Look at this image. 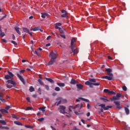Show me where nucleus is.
I'll use <instances>...</instances> for the list:
<instances>
[{
	"label": "nucleus",
	"instance_id": "nucleus-1",
	"mask_svg": "<svg viewBox=\"0 0 130 130\" xmlns=\"http://www.w3.org/2000/svg\"><path fill=\"white\" fill-rule=\"evenodd\" d=\"M7 73L11 78V79L8 80L6 82V85L8 88H11L13 86H16V82L15 81L14 79V75L10 71H8Z\"/></svg>",
	"mask_w": 130,
	"mask_h": 130
},
{
	"label": "nucleus",
	"instance_id": "nucleus-2",
	"mask_svg": "<svg viewBox=\"0 0 130 130\" xmlns=\"http://www.w3.org/2000/svg\"><path fill=\"white\" fill-rule=\"evenodd\" d=\"M58 55L55 54L53 51H52L49 56L51 57L50 61L48 63V66L52 65L56 61V59Z\"/></svg>",
	"mask_w": 130,
	"mask_h": 130
},
{
	"label": "nucleus",
	"instance_id": "nucleus-3",
	"mask_svg": "<svg viewBox=\"0 0 130 130\" xmlns=\"http://www.w3.org/2000/svg\"><path fill=\"white\" fill-rule=\"evenodd\" d=\"M76 42V39L75 38H73L71 41V47L73 52L74 54H76L79 52L78 48L75 49V46L74 45V43Z\"/></svg>",
	"mask_w": 130,
	"mask_h": 130
},
{
	"label": "nucleus",
	"instance_id": "nucleus-4",
	"mask_svg": "<svg viewBox=\"0 0 130 130\" xmlns=\"http://www.w3.org/2000/svg\"><path fill=\"white\" fill-rule=\"evenodd\" d=\"M85 84L86 85H89V87H90V88L94 87V86L93 85H94V86L100 85V83H91V82H90L89 81L85 82Z\"/></svg>",
	"mask_w": 130,
	"mask_h": 130
},
{
	"label": "nucleus",
	"instance_id": "nucleus-5",
	"mask_svg": "<svg viewBox=\"0 0 130 130\" xmlns=\"http://www.w3.org/2000/svg\"><path fill=\"white\" fill-rule=\"evenodd\" d=\"M121 96V95L120 93H117L115 96H114L113 98H110V100L111 101H114V100H119V98Z\"/></svg>",
	"mask_w": 130,
	"mask_h": 130
},
{
	"label": "nucleus",
	"instance_id": "nucleus-6",
	"mask_svg": "<svg viewBox=\"0 0 130 130\" xmlns=\"http://www.w3.org/2000/svg\"><path fill=\"white\" fill-rule=\"evenodd\" d=\"M58 109L60 110L59 111V112L60 113H62V114H64L66 113V106L60 105V106H59V108Z\"/></svg>",
	"mask_w": 130,
	"mask_h": 130
},
{
	"label": "nucleus",
	"instance_id": "nucleus-7",
	"mask_svg": "<svg viewBox=\"0 0 130 130\" xmlns=\"http://www.w3.org/2000/svg\"><path fill=\"white\" fill-rule=\"evenodd\" d=\"M56 101H57L58 102H56L55 104L57 106H58L59 105L62 104V101H61V97H58L56 99Z\"/></svg>",
	"mask_w": 130,
	"mask_h": 130
},
{
	"label": "nucleus",
	"instance_id": "nucleus-8",
	"mask_svg": "<svg viewBox=\"0 0 130 130\" xmlns=\"http://www.w3.org/2000/svg\"><path fill=\"white\" fill-rule=\"evenodd\" d=\"M17 76L19 79V80L23 83V84H25V82L24 78L21 76H20L18 73L17 74Z\"/></svg>",
	"mask_w": 130,
	"mask_h": 130
},
{
	"label": "nucleus",
	"instance_id": "nucleus-9",
	"mask_svg": "<svg viewBox=\"0 0 130 130\" xmlns=\"http://www.w3.org/2000/svg\"><path fill=\"white\" fill-rule=\"evenodd\" d=\"M30 30H31V31H38V30H40V31H41V32H43V31L42 30H41V27H39V26L33 28H31V29H30Z\"/></svg>",
	"mask_w": 130,
	"mask_h": 130
},
{
	"label": "nucleus",
	"instance_id": "nucleus-10",
	"mask_svg": "<svg viewBox=\"0 0 130 130\" xmlns=\"http://www.w3.org/2000/svg\"><path fill=\"white\" fill-rule=\"evenodd\" d=\"M114 103L115 104L116 106V108L120 109L121 108L120 105V102H116V101H114Z\"/></svg>",
	"mask_w": 130,
	"mask_h": 130
},
{
	"label": "nucleus",
	"instance_id": "nucleus-11",
	"mask_svg": "<svg viewBox=\"0 0 130 130\" xmlns=\"http://www.w3.org/2000/svg\"><path fill=\"white\" fill-rule=\"evenodd\" d=\"M14 29L15 30V31H16V32L19 35H21V32L20 31V28L18 26H15L14 27Z\"/></svg>",
	"mask_w": 130,
	"mask_h": 130
},
{
	"label": "nucleus",
	"instance_id": "nucleus-12",
	"mask_svg": "<svg viewBox=\"0 0 130 130\" xmlns=\"http://www.w3.org/2000/svg\"><path fill=\"white\" fill-rule=\"evenodd\" d=\"M76 86L77 87V90H81L82 89H83V85L81 84H77Z\"/></svg>",
	"mask_w": 130,
	"mask_h": 130
},
{
	"label": "nucleus",
	"instance_id": "nucleus-13",
	"mask_svg": "<svg viewBox=\"0 0 130 130\" xmlns=\"http://www.w3.org/2000/svg\"><path fill=\"white\" fill-rule=\"evenodd\" d=\"M56 29H58L59 32L61 34H64V31H66V29L64 28H62L61 29V27H57Z\"/></svg>",
	"mask_w": 130,
	"mask_h": 130
},
{
	"label": "nucleus",
	"instance_id": "nucleus-14",
	"mask_svg": "<svg viewBox=\"0 0 130 130\" xmlns=\"http://www.w3.org/2000/svg\"><path fill=\"white\" fill-rule=\"evenodd\" d=\"M103 79H107L109 81H111L112 80V77H109L108 76H104L102 78Z\"/></svg>",
	"mask_w": 130,
	"mask_h": 130
},
{
	"label": "nucleus",
	"instance_id": "nucleus-15",
	"mask_svg": "<svg viewBox=\"0 0 130 130\" xmlns=\"http://www.w3.org/2000/svg\"><path fill=\"white\" fill-rule=\"evenodd\" d=\"M46 108V107H40L39 108V110H41L43 114H46V110H45Z\"/></svg>",
	"mask_w": 130,
	"mask_h": 130
},
{
	"label": "nucleus",
	"instance_id": "nucleus-16",
	"mask_svg": "<svg viewBox=\"0 0 130 130\" xmlns=\"http://www.w3.org/2000/svg\"><path fill=\"white\" fill-rule=\"evenodd\" d=\"M42 15H41V17L43 18H45L46 17H48L49 15L47 13H41Z\"/></svg>",
	"mask_w": 130,
	"mask_h": 130
},
{
	"label": "nucleus",
	"instance_id": "nucleus-17",
	"mask_svg": "<svg viewBox=\"0 0 130 130\" xmlns=\"http://www.w3.org/2000/svg\"><path fill=\"white\" fill-rule=\"evenodd\" d=\"M14 123L18 125H23L22 123H21L19 121H15Z\"/></svg>",
	"mask_w": 130,
	"mask_h": 130
},
{
	"label": "nucleus",
	"instance_id": "nucleus-18",
	"mask_svg": "<svg viewBox=\"0 0 130 130\" xmlns=\"http://www.w3.org/2000/svg\"><path fill=\"white\" fill-rule=\"evenodd\" d=\"M56 84L57 85H58L60 87H64L66 86L65 83H57Z\"/></svg>",
	"mask_w": 130,
	"mask_h": 130
},
{
	"label": "nucleus",
	"instance_id": "nucleus-19",
	"mask_svg": "<svg viewBox=\"0 0 130 130\" xmlns=\"http://www.w3.org/2000/svg\"><path fill=\"white\" fill-rule=\"evenodd\" d=\"M45 79L48 81H49L50 83H54V81L51 79V78H46Z\"/></svg>",
	"mask_w": 130,
	"mask_h": 130
},
{
	"label": "nucleus",
	"instance_id": "nucleus-20",
	"mask_svg": "<svg viewBox=\"0 0 130 130\" xmlns=\"http://www.w3.org/2000/svg\"><path fill=\"white\" fill-rule=\"evenodd\" d=\"M22 29H23V31L25 32L28 33L29 31V30L27 28L23 27V28H22Z\"/></svg>",
	"mask_w": 130,
	"mask_h": 130
},
{
	"label": "nucleus",
	"instance_id": "nucleus-21",
	"mask_svg": "<svg viewBox=\"0 0 130 130\" xmlns=\"http://www.w3.org/2000/svg\"><path fill=\"white\" fill-rule=\"evenodd\" d=\"M61 25L62 24L61 23H56L55 24V28L57 29V27H59V26H61Z\"/></svg>",
	"mask_w": 130,
	"mask_h": 130
},
{
	"label": "nucleus",
	"instance_id": "nucleus-22",
	"mask_svg": "<svg viewBox=\"0 0 130 130\" xmlns=\"http://www.w3.org/2000/svg\"><path fill=\"white\" fill-rule=\"evenodd\" d=\"M5 79H6V80H9V79H10L11 80L12 78L9 75H7L5 76Z\"/></svg>",
	"mask_w": 130,
	"mask_h": 130
},
{
	"label": "nucleus",
	"instance_id": "nucleus-23",
	"mask_svg": "<svg viewBox=\"0 0 130 130\" xmlns=\"http://www.w3.org/2000/svg\"><path fill=\"white\" fill-rule=\"evenodd\" d=\"M124 109H125V113H126V115L129 114V109L126 107H124Z\"/></svg>",
	"mask_w": 130,
	"mask_h": 130
},
{
	"label": "nucleus",
	"instance_id": "nucleus-24",
	"mask_svg": "<svg viewBox=\"0 0 130 130\" xmlns=\"http://www.w3.org/2000/svg\"><path fill=\"white\" fill-rule=\"evenodd\" d=\"M0 111L2 112V113H8V111H7L6 110L4 109H2L1 110H0Z\"/></svg>",
	"mask_w": 130,
	"mask_h": 130
},
{
	"label": "nucleus",
	"instance_id": "nucleus-25",
	"mask_svg": "<svg viewBox=\"0 0 130 130\" xmlns=\"http://www.w3.org/2000/svg\"><path fill=\"white\" fill-rule=\"evenodd\" d=\"M115 94H116V93L113 91H110L109 90V95H115Z\"/></svg>",
	"mask_w": 130,
	"mask_h": 130
},
{
	"label": "nucleus",
	"instance_id": "nucleus-26",
	"mask_svg": "<svg viewBox=\"0 0 130 130\" xmlns=\"http://www.w3.org/2000/svg\"><path fill=\"white\" fill-rule=\"evenodd\" d=\"M79 100H82V101H85V102H90L89 101V100H88V99H84V98H78Z\"/></svg>",
	"mask_w": 130,
	"mask_h": 130
},
{
	"label": "nucleus",
	"instance_id": "nucleus-27",
	"mask_svg": "<svg viewBox=\"0 0 130 130\" xmlns=\"http://www.w3.org/2000/svg\"><path fill=\"white\" fill-rule=\"evenodd\" d=\"M29 90L30 92H33L35 91V89L34 88L33 86H30Z\"/></svg>",
	"mask_w": 130,
	"mask_h": 130
},
{
	"label": "nucleus",
	"instance_id": "nucleus-28",
	"mask_svg": "<svg viewBox=\"0 0 130 130\" xmlns=\"http://www.w3.org/2000/svg\"><path fill=\"white\" fill-rule=\"evenodd\" d=\"M101 100L103 101L104 102H109V100L104 98H100Z\"/></svg>",
	"mask_w": 130,
	"mask_h": 130
},
{
	"label": "nucleus",
	"instance_id": "nucleus-29",
	"mask_svg": "<svg viewBox=\"0 0 130 130\" xmlns=\"http://www.w3.org/2000/svg\"><path fill=\"white\" fill-rule=\"evenodd\" d=\"M88 80H89L88 81H89L90 82H93V83L96 82V79H95L90 78V79H89Z\"/></svg>",
	"mask_w": 130,
	"mask_h": 130
},
{
	"label": "nucleus",
	"instance_id": "nucleus-30",
	"mask_svg": "<svg viewBox=\"0 0 130 130\" xmlns=\"http://www.w3.org/2000/svg\"><path fill=\"white\" fill-rule=\"evenodd\" d=\"M61 17L62 18H67L68 17V13H64L62 15H61Z\"/></svg>",
	"mask_w": 130,
	"mask_h": 130
},
{
	"label": "nucleus",
	"instance_id": "nucleus-31",
	"mask_svg": "<svg viewBox=\"0 0 130 130\" xmlns=\"http://www.w3.org/2000/svg\"><path fill=\"white\" fill-rule=\"evenodd\" d=\"M71 84H76V81L74 79H72L71 81Z\"/></svg>",
	"mask_w": 130,
	"mask_h": 130
},
{
	"label": "nucleus",
	"instance_id": "nucleus-32",
	"mask_svg": "<svg viewBox=\"0 0 130 130\" xmlns=\"http://www.w3.org/2000/svg\"><path fill=\"white\" fill-rule=\"evenodd\" d=\"M38 82L39 83V84L41 85H44V83L41 80V79H38Z\"/></svg>",
	"mask_w": 130,
	"mask_h": 130
},
{
	"label": "nucleus",
	"instance_id": "nucleus-33",
	"mask_svg": "<svg viewBox=\"0 0 130 130\" xmlns=\"http://www.w3.org/2000/svg\"><path fill=\"white\" fill-rule=\"evenodd\" d=\"M0 123H2L3 125H6L7 124V122L3 120H0Z\"/></svg>",
	"mask_w": 130,
	"mask_h": 130
},
{
	"label": "nucleus",
	"instance_id": "nucleus-34",
	"mask_svg": "<svg viewBox=\"0 0 130 130\" xmlns=\"http://www.w3.org/2000/svg\"><path fill=\"white\" fill-rule=\"evenodd\" d=\"M32 109H34V108H33V107H27V108H26L25 110L28 111V110H32Z\"/></svg>",
	"mask_w": 130,
	"mask_h": 130
},
{
	"label": "nucleus",
	"instance_id": "nucleus-35",
	"mask_svg": "<svg viewBox=\"0 0 130 130\" xmlns=\"http://www.w3.org/2000/svg\"><path fill=\"white\" fill-rule=\"evenodd\" d=\"M5 36H6V34H5L4 32H2L0 33V37L1 38H3Z\"/></svg>",
	"mask_w": 130,
	"mask_h": 130
},
{
	"label": "nucleus",
	"instance_id": "nucleus-36",
	"mask_svg": "<svg viewBox=\"0 0 130 130\" xmlns=\"http://www.w3.org/2000/svg\"><path fill=\"white\" fill-rule=\"evenodd\" d=\"M99 106L101 107L102 108H103L104 110L105 108V104H100L99 105Z\"/></svg>",
	"mask_w": 130,
	"mask_h": 130
},
{
	"label": "nucleus",
	"instance_id": "nucleus-37",
	"mask_svg": "<svg viewBox=\"0 0 130 130\" xmlns=\"http://www.w3.org/2000/svg\"><path fill=\"white\" fill-rule=\"evenodd\" d=\"M61 102H62V104L66 103H67V100L63 99V98H61Z\"/></svg>",
	"mask_w": 130,
	"mask_h": 130
},
{
	"label": "nucleus",
	"instance_id": "nucleus-38",
	"mask_svg": "<svg viewBox=\"0 0 130 130\" xmlns=\"http://www.w3.org/2000/svg\"><path fill=\"white\" fill-rule=\"evenodd\" d=\"M25 127H27V128H34V126H31V125H25Z\"/></svg>",
	"mask_w": 130,
	"mask_h": 130
},
{
	"label": "nucleus",
	"instance_id": "nucleus-39",
	"mask_svg": "<svg viewBox=\"0 0 130 130\" xmlns=\"http://www.w3.org/2000/svg\"><path fill=\"white\" fill-rule=\"evenodd\" d=\"M111 106H107V107L105 106V110H108V109H109V108H111Z\"/></svg>",
	"mask_w": 130,
	"mask_h": 130
},
{
	"label": "nucleus",
	"instance_id": "nucleus-40",
	"mask_svg": "<svg viewBox=\"0 0 130 130\" xmlns=\"http://www.w3.org/2000/svg\"><path fill=\"white\" fill-rule=\"evenodd\" d=\"M106 71L109 73H111L112 72V70L111 69H106Z\"/></svg>",
	"mask_w": 130,
	"mask_h": 130
},
{
	"label": "nucleus",
	"instance_id": "nucleus-41",
	"mask_svg": "<svg viewBox=\"0 0 130 130\" xmlns=\"http://www.w3.org/2000/svg\"><path fill=\"white\" fill-rule=\"evenodd\" d=\"M12 117L13 118H15V119H19V118H18L17 116L16 115H15V114H12Z\"/></svg>",
	"mask_w": 130,
	"mask_h": 130
},
{
	"label": "nucleus",
	"instance_id": "nucleus-42",
	"mask_svg": "<svg viewBox=\"0 0 130 130\" xmlns=\"http://www.w3.org/2000/svg\"><path fill=\"white\" fill-rule=\"evenodd\" d=\"M61 89L59 87H56L55 88V90L57 91H60Z\"/></svg>",
	"mask_w": 130,
	"mask_h": 130
},
{
	"label": "nucleus",
	"instance_id": "nucleus-43",
	"mask_svg": "<svg viewBox=\"0 0 130 130\" xmlns=\"http://www.w3.org/2000/svg\"><path fill=\"white\" fill-rule=\"evenodd\" d=\"M109 90L108 89H105L104 90V92H105V93H109Z\"/></svg>",
	"mask_w": 130,
	"mask_h": 130
},
{
	"label": "nucleus",
	"instance_id": "nucleus-44",
	"mask_svg": "<svg viewBox=\"0 0 130 130\" xmlns=\"http://www.w3.org/2000/svg\"><path fill=\"white\" fill-rule=\"evenodd\" d=\"M44 117H42V118H40L39 119H38V121H40V122H42L44 120Z\"/></svg>",
	"mask_w": 130,
	"mask_h": 130
},
{
	"label": "nucleus",
	"instance_id": "nucleus-45",
	"mask_svg": "<svg viewBox=\"0 0 130 130\" xmlns=\"http://www.w3.org/2000/svg\"><path fill=\"white\" fill-rule=\"evenodd\" d=\"M35 53L37 55V56H38L39 57L40 56V54L39 53V50H37L36 51H35Z\"/></svg>",
	"mask_w": 130,
	"mask_h": 130
},
{
	"label": "nucleus",
	"instance_id": "nucleus-46",
	"mask_svg": "<svg viewBox=\"0 0 130 130\" xmlns=\"http://www.w3.org/2000/svg\"><path fill=\"white\" fill-rule=\"evenodd\" d=\"M45 87L46 90H50V87H49V85H45Z\"/></svg>",
	"mask_w": 130,
	"mask_h": 130
},
{
	"label": "nucleus",
	"instance_id": "nucleus-47",
	"mask_svg": "<svg viewBox=\"0 0 130 130\" xmlns=\"http://www.w3.org/2000/svg\"><path fill=\"white\" fill-rule=\"evenodd\" d=\"M122 89H123L124 91H126L127 90V88H126V87L125 86H123L122 87Z\"/></svg>",
	"mask_w": 130,
	"mask_h": 130
},
{
	"label": "nucleus",
	"instance_id": "nucleus-48",
	"mask_svg": "<svg viewBox=\"0 0 130 130\" xmlns=\"http://www.w3.org/2000/svg\"><path fill=\"white\" fill-rule=\"evenodd\" d=\"M10 108H11V106H7L5 108V109L6 110H9Z\"/></svg>",
	"mask_w": 130,
	"mask_h": 130
},
{
	"label": "nucleus",
	"instance_id": "nucleus-49",
	"mask_svg": "<svg viewBox=\"0 0 130 130\" xmlns=\"http://www.w3.org/2000/svg\"><path fill=\"white\" fill-rule=\"evenodd\" d=\"M11 43L12 44H13L14 45H18V44L15 41H12Z\"/></svg>",
	"mask_w": 130,
	"mask_h": 130
},
{
	"label": "nucleus",
	"instance_id": "nucleus-50",
	"mask_svg": "<svg viewBox=\"0 0 130 130\" xmlns=\"http://www.w3.org/2000/svg\"><path fill=\"white\" fill-rule=\"evenodd\" d=\"M26 100L28 103H30V99L29 98H26Z\"/></svg>",
	"mask_w": 130,
	"mask_h": 130
},
{
	"label": "nucleus",
	"instance_id": "nucleus-51",
	"mask_svg": "<svg viewBox=\"0 0 130 130\" xmlns=\"http://www.w3.org/2000/svg\"><path fill=\"white\" fill-rule=\"evenodd\" d=\"M7 17V15L5 14V15L4 16H3L2 18L0 19V21H1L2 20H3L5 18H6Z\"/></svg>",
	"mask_w": 130,
	"mask_h": 130
},
{
	"label": "nucleus",
	"instance_id": "nucleus-52",
	"mask_svg": "<svg viewBox=\"0 0 130 130\" xmlns=\"http://www.w3.org/2000/svg\"><path fill=\"white\" fill-rule=\"evenodd\" d=\"M4 97V93L0 92V98H3Z\"/></svg>",
	"mask_w": 130,
	"mask_h": 130
},
{
	"label": "nucleus",
	"instance_id": "nucleus-53",
	"mask_svg": "<svg viewBox=\"0 0 130 130\" xmlns=\"http://www.w3.org/2000/svg\"><path fill=\"white\" fill-rule=\"evenodd\" d=\"M108 75L112 77V76H113V74H112V73H111V72L108 73Z\"/></svg>",
	"mask_w": 130,
	"mask_h": 130
},
{
	"label": "nucleus",
	"instance_id": "nucleus-54",
	"mask_svg": "<svg viewBox=\"0 0 130 130\" xmlns=\"http://www.w3.org/2000/svg\"><path fill=\"white\" fill-rule=\"evenodd\" d=\"M25 71V70H21L19 73H20V74H22V73H24Z\"/></svg>",
	"mask_w": 130,
	"mask_h": 130
},
{
	"label": "nucleus",
	"instance_id": "nucleus-55",
	"mask_svg": "<svg viewBox=\"0 0 130 130\" xmlns=\"http://www.w3.org/2000/svg\"><path fill=\"white\" fill-rule=\"evenodd\" d=\"M61 13H64V14L68 13V12L66 10H62L61 11Z\"/></svg>",
	"mask_w": 130,
	"mask_h": 130
},
{
	"label": "nucleus",
	"instance_id": "nucleus-56",
	"mask_svg": "<svg viewBox=\"0 0 130 130\" xmlns=\"http://www.w3.org/2000/svg\"><path fill=\"white\" fill-rule=\"evenodd\" d=\"M1 40H2V42H4V43H7V41L5 39H2Z\"/></svg>",
	"mask_w": 130,
	"mask_h": 130
},
{
	"label": "nucleus",
	"instance_id": "nucleus-57",
	"mask_svg": "<svg viewBox=\"0 0 130 130\" xmlns=\"http://www.w3.org/2000/svg\"><path fill=\"white\" fill-rule=\"evenodd\" d=\"M60 37L63 39H66V37L64 36V35H60Z\"/></svg>",
	"mask_w": 130,
	"mask_h": 130
},
{
	"label": "nucleus",
	"instance_id": "nucleus-58",
	"mask_svg": "<svg viewBox=\"0 0 130 130\" xmlns=\"http://www.w3.org/2000/svg\"><path fill=\"white\" fill-rule=\"evenodd\" d=\"M51 38V36H49L48 37H47L46 40H49Z\"/></svg>",
	"mask_w": 130,
	"mask_h": 130
},
{
	"label": "nucleus",
	"instance_id": "nucleus-59",
	"mask_svg": "<svg viewBox=\"0 0 130 130\" xmlns=\"http://www.w3.org/2000/svg\"><path fill=\"white\" fill-rule=\"evenodd\" d=\"M3 98H0V100L3 102H5V100L4 99H2Z\"/></svg>",
	"mask_w": 130,
	"mask_h": 130
},
{
	"label": "nucleus",
	"instance_id": "nucleus-60",
	"mask_svg": "<svg viewBox=\"0 0 130 130\" xmlns=\"http://www.w3.org/2000/svg\"><path fill=\"white\" fill-rule=\"evenodd\" d=\"M90 107H91V106L90 105V104H87V109H90Z\"/></svg>",
	"mask_w": 130,
	"mask_h": 130
},
{
	"label": "nucleus",
	"instance_id": "nucleus-61",
	"mask_svg": "<svg viewBox=\"0 0 130 130\" xmlns=\"http://www.w3.org/2000/svg\"><path fill=\"white\" fill-rule=\"evenodd\" d=\"M12 39L13 40H15V36L14 34L12 35Z\"/></svg>",
	"mask_w": 130,
	"mask_h": 130
},
{
	"label": "nucleus",
	"instance_id": "nucleus-62",
	"mask_svg": "<svg viewBox=\"0 0 130 130\" xmlns=\"http://www.w3.org/2000/svg\"><path fill=\"white\" fill-rule=\"evenodd\" d=\"M37 94H33L32 95V97L33 98H36L37 97Z\"/></svg>",
	"mask_w": 130,
	"mask_h": 130
},
{
	"label": "nucleus",
	"instance_id": "nucleus-63",
	"mask_svg": "<svg viewBox=\"0 0 130 130\" xmlns=\"http://www.w3.org/2000/svg\"><path fill=\"white\" fill-rule=\"evenodd\" d=\"M78 107H80V104H77V105H76L75 106L76 109L77 108H78Z\"/></svg>",
	"mask_w": 130,
	"mask_h": 130
},
{
	"label": "nucleus",
	"instance_id": "nucleus-64",
	"mask_svg": "<svg viewBox=\"0 0 130 130\" xmlns=\"http://www.w3.org/2000/svg\"><path fill=\"white\" fill-rule=\"evenodd\" d=\"M86 116H87V117L90 116V112H88V113H87V114H86Z\"/></svg>",
	"mask_w": 130,
	"mask_h": 130
}]
</instances>
